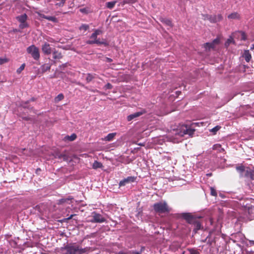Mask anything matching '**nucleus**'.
Masks as SVG:
<instances>
[{
  "label": "nucleus",
  "instance_id": "obj_1",
  "mask_svg": "<svg viewBox=\"0 0 254 254\" xmlns=\"http://www.w3.org/2000/svg\"><path fill=\"white\" fill-rule=\"evenodd\" d=\"M65 249L67 251L66 254H87L90 251L89 248H82L75 244L67 245Z\"/></svg>",
  "mask_w": 254,
  "mask_h": 254
},
{
  "label": "nucleus",
  "instance_id": "obj_2",
  "mask_svg": "<svg viewBox=\"0 0 254 254\" xmlns=\"http://www.w3.org/2000/svg\"><path fill=\"white\" fill-rule=\"evenodd\" d=\"M103 31L101 29H95L94 32L90 36V40H88L86 42V43L90 45L96 44L97 45H104L105 46H107L108 43L106 41H101L99 39L97 38V36L101 35Z\"/></svg>",
  "mask_w": 254,
  "mask_h": 254
},
{
  "label": "nucleus",
  "instance_id": "obj_3",
  "mask_svg": "<svg viewBox=\"0 0 254 254\" xmlns=\"http://www.w3.org/2000/svg\"><path fill=\"white\" fill-rule=\"evenodd\" d=\"M195 131V129L190 126L183 125L175 131V134L180 136H184L185 135L191 136Z\"/></svg>",
  "mask_w": 254,
  "mask_h": 254
},
{
  "label": "nucleus",
  "instance_id": "obj_4",
  "mask_svg": "<svg viewBox=\"0 0 254 254\" xmlns=\"http://www.w3.org/2000/svg\"><path fill=\"white\" fill-rule=\"evenodd\" d=\"M153 207L155 211L158 213H168L170 211L167 202L165 201L156 202L153 204Z\"/></svg>",
  "mask_w": 254,
  "mask_h": 254
},
{
  "label": "nucleus",
  "instance_id": "obj_5",
  "mask_svg": "<svg viewBox=\"0 0 254 254\" xmlns=\"http://www.w3.org/2000/svg\"><path fill=\"white\" fill-rule=\"evenodd\" d=\"M27 52L31 55L32 57L35 60H38L40 58V52L38 48L34 45H32L28 47L26 49Z\"/></svg>",
  "mask_w": 254,
  "mask_h": 254
},
{
  "label": "nucleus",
  "instance_id": "obj_6",
  "mask_svg": "<svg viewBox=\"0 0 254 254\" xmlns=\"http://www.w3.org/2000/svg\"><path fill=\"white\" fill-rule=\"evenodd\" d=\"M27 18L28 16L25 13L16 16V19L20 22L19 27L20 29H23L28 27L29 25L26 22Z\"/></svg>",
  "mask_w": 254,
  "mask_h": 254
},
{
  "label": "nucleus",
  "instance_id": "obj_7",
  "mask_svg": "<svg viewBox=\"0 0 254 254\" xmlns=\"http://www.w3.org/2000/svg\"><path fill=\"white\" fill-rule=\"evenodd\" d=\"M92 219L90 222L92 223H103L106 221L105 218L102 215L95 212L92 213Z\"/></svg>",
  "mask_w": 254,
  "mask_h": 254
},
{
  "label": "nucleus",
  "instance_id": "obj_8",
  "mask_svg": "<svg viewBox=\"0 0 254 254\" xmlns=\"http://www.w3.org/2000/svg\"><path fill=\"white\" fill-rule=\"evenodd\" d=\"M136 179V177L134 176H129L126 178L124 179L123 180L121 181L119 183L120 187L125 186L127 184L133 183L135 181Z\"/></svg>",
  "mask_w": 254,
  "mask_h": 254
},
{
  "label": "nucleus",
  "instance_id": "obj_9",
  "mask_svg": "<svg viewBox=\"0 0 254 254\" xmlns=\"http://www.w3.org/2000/svg\"><path fill=\"white\" fill-rule=\"evenodd\" d=\"M182 218L185 219L189 223L193 222L194 219L195 218L190 213H183L181 214Z\"/></svg>",
  "mask_w": 254,
  "mask_h": 254
},
{
  "label": "nucleus",
  "instance_id": "obj_10",
  "mask_svg": "<svg viewBox=\"0 0 254 254\" xmlns=\"http://www.w3.org/2000/svg\"><path fill=\"white\" fill-rule=\"evenodd\" d=\"M42 51L45 55H49L51 54L52 49L49 44L45 42L42 46Z\"/></svg>",
  "mask_w": 254,
  "mask_h": 254
},
{
  "label": "nucleus",
  "instance_id": "obj_11",
  "mask_svg": "<svg viewBox=\"0 0 254 254\" xmlns=\"http://www.w3.org/2000/svg\"><path fill=\"white\" fill-rule=\"evenodd\" d=\"M193 220L194 222L190 223V224L193 225V231L195 232V233H196L198 230L202 229L203 227L201 226L200 222L197 220V218L195 217Z\"/></svg>",
  "mask_w": 254,
  "mask_h": 254
},
{
  "label": "nucleus",
  "instance_id": "obj_12",
  "mask_svg": "<svg viewBox=\"0 0 254 254\" xmlns=\"http://www.w3.org/2000/svg\"><path fill=\"white\" fill-rule=\"evenodd\" d=\"M144 113L145 112L143 111L134 113L132 114L128 115L127 117V120L128 121H131L134 120V119L139 117L140 116L143 115Z\"/></svg>",
  "mask_w": 254,
  "mask_h": 254
},
{
  "label": "nucleus",
  "instance_id": "obj_13",
  "mask_svg": "<svg viewBox=\"0 0 254 254\" xmlns=\"http://www.w3.org/2000/svg\"><path fill=\"white\" fill-rule=\"evenodd\" d=\"M202 18L204 20H208L211 23H216V18L214 15L202 14Z\"/></svg>",
  "mask_w": 254,
  "mask_h": 254
},
{
  "label": "nucleus",
  "instance_id": "obj_14",
  "mask_svg": "<svg viewBox=\"0 0 254 254\" xmlns=\"http://www.w3.org/2000/svg\"><path fill=\"white\" fill-rule=\"evenodd\" d=\"M246 177L251 180H254V169H248L246 172Z\"/></svg>",
  "mask_w": 254,
  "mask_h": 254
},
{
  "label": "nucleus",
  "instance_id": "obj_15",
  "mask_svg": "<svg viewBox=\"0 0 254 254\" xmlns=\"http://www.w3.org/2000/svg\"><path fill=\"white\" fill-rule=\"evenodd\" d=\"M243 57L247 62H249L252 58L251 55L249 50H245L244 51Z\"/></svg>",
  "mask_w": 254,
  "mask_h": 254
},
{
  "label": "nucleus",
  "instance_id": "obj_16",
  "mask_svg": "<svg viewBox=\"0 0 254 254\" xmlns=\"http://www.w3.org/2000/svg\"><path fill=\"white\" fill-rule=\"evenodd\" d=\"M41 70L42 72H45L48 70H49L51 68V65L49 64H46L43 65H42L41 67Z\"/></svg>",
  "mask_w": 254,
  "mask_h": 254
},
{
  "label": "nucleus",
  "instance_id": "obj_17",
  "mask_svg": "<svg viewBox=\"0 0 254 254\" xmlns=\"http://www.w3.org/2000/svg\"><path fill=\"white\" fill-rule=\"evenodd\" d=\"M144 249V248H142L140 251L136 252V251H128L127 252H120L118 254H141L142 250Z\"/></svg>",
  "mask_w": 254,
  "mask_h": 254
},
{
  "label": "nucleus",
  "instance_id": "obj_18",
  "mask_svg": "<svg viewBox=\"0 0 254 254\" xmlns=\"http://www.w3.org/2000/svg\"><path fill=\"white\" fill-rule=\"evenodd\" d=\"M228 18L230 19H238L240 18V15L237 12H233L229 14Z\"/></svg>",
  "mask_w": 254,
  "mask_h": 254
},
{
  "label": "nucleus",
  "instance_id": "obj_19",
  "mask_svg": "<svg viewBox=\"0 0 254 254\" xmlns=\"http://www.w3.org/2000/svg\"><path fill=\"white\" fill-rule=\"evenodd\" d=\"M251 169L250 167L247 168V169H245V167L244 166H238L237 167L236 169L240 173H244L245 176H246V172L247 171L248 169Z\"/></svg>",
  "mask_w": 254,
  "mask_h": 254
},
{
  "label": "nucleus",
  "instance_id": "obj_20",
  "mask_svg": "<svg viewBox=\"0 0 254 254\" xmlns=\"http://www.w3.org/2000/svg\"><path fill=\"white\" fill-rule=\"evenodd\" d=\"M116 133H111L108 134L105 138L104 140L106 141H111L113 140V139L114 138L115 136L116 135Z\"/></svg>",
  "mask_w": 254,
  "mask_h": 254
},
{
  "label": "nucleus",
  "instance_id": "obj_21",
  "mask_svg": "<svg viewBox=\"0 0 254 254\" xmlns=\"http://www.w3.org/2000/svg\"><path fill=\"white\" fill-rule=\"evenodd\" d=\"M102 164L97 161H95L92 165V167L93 169H96L98 168H100L102 167Z\"/></svg>",
  "mask_w": 254,
  "mask_h": 254
},
{
  "label": "nucleus",
  "instance_id": "obj_22",
  "mask_svg": "<svg viewBox=\"0 0 254 254\" xmlns=\"http://www.w3.org/2000/svg\"><path fill=\"white\" fill-rule=\"evenodd\" d=\"M53 58L55 59H60L62 58V55L61 53L58 51H54L53 53Z\"/></svg>",
  "mask_w": 254,
  "mask_h": 254
},
{
  "label": "nucleus",
  "instance_id": "obj_23",
  "mask_svg": "<svg viewBox=\"0 0 254 254\" xmlns=\"http://www.w3.org/2000/svg\"><path fill=\"white\" fill-rule=\"evenodd\" d=\"M231 43H235V41L233 40V37L230 36L225 42V46L226 47H228Z\"/></svg>",
  "mask_w": 254,
  "mask_h": 254
},
{
  "label": "nucleus",
  "instance_id": "obj_24",
  "mask_svg": "<svg viewBox=\"0 0 254 254\" xmlns=\"http://www.w3.org/2000/svg\"><path fill=\"white\" fill-rule=\"evenodd\" d=\"M204 47L208 50H210L211 49H213L214 47L213 46V43H206L204 44Z\"/></svg>",
  "mask_w": 254,
  "mask_h": 254
},
{
  "label": "nucleus",
  "instance_id": "obj_25",
  "mask_svg": "<svg viewBox=\"0 0 254 254\" xmlns=\"http://www.w3.org/2000/svg\"><path fill=\"white\" fill-rule=\"evenodd\" d=\"M116 2V1H109L106 2V5L108 8L112 9L114 7Z\"/></svg>",
  "mask_w": 254,
  "mask_h": 254
},
{
  "label": "nucleus",
  "instance_id": "obj_26",
  "mask_svg": "<svg viewBox=\"0 0 254 254\" xmlns=\"http://www.w3.org/2000/svg\"><path fill=\"white\" fill-rule=\"evenodd\" d=\"M213 149L219 152L224 151V149L221 147V146L220 144L214 145Z\"/></svg>",
  "mask_w": 254,
  "mask_h": 254
},
{
  "label": "nucleus",
  "instance_id": "obj_27",
  "mask_svg": "<svg viewBox=\"0 0 254 254\" xmlns=\"http://www.w3.org/2000/svg\"><path fill=\"white\" fill-rule=\"evenodd\" d=\"M72 198H62L59 200L58 204H61L64 203L65 202L68 203V202Z\"/></svg>",
  "mask_w": 254,
  "mask_h": 254
},
{
  "label": "nucleus",
  "instance_id": "obj_28",
  "mask_svg": "<svg viewBox=\"0 0 254 254\" xmlns=\"http://www.w3.org/2000/svg\"><path fill=\"white\" fill-rule=\"evenodd\" d=\"M95 77L94 75L91 73H88L86 78V80L87 82H90Z\"/></svg>",
  "mask_w": 254,
  "mask_h": 254
},
{
  "label": "nucleus",
  "instance_id": "obj_29",
  "mask_svg": "<svg viewBox=\"0 0 254 254\" xmlns=\"http://www.w3.org/2000/svg\"><path fill=\"white\" fill-rule=\"evenodd\" d=\"M161 21L168 26L172 25L171 21L167 18H162Z\"/></svg>",
  "mask_w": 254,
  "mask_h": 254
},
{
  "label": "nucleus",
  "instance_id": "obj_30",
  "mask_svg": "<svg viewBox=\"0 0 254 254\" xmlns=\"http://www.w3.org/2000/svg\"><path fill=\"white\" fill-rule=\"evenodd\" d=\"M65 138H66L69 141H73L76 139V135L74 133H73L70 136H66Z\"/></svg>",
  "mask_w": 254,
  "mask_h": 254
},
{
  "label": "nucleus",
  "instance_id": "obj_31",
  "mask_svg": "<svg viewBox=\"0 0 254 254\" xmlns=\"http://www.w3.org/2000/svg\"><path fill=\"white\" fill-rule=\"evenodd\" d=\"M239 34L241 36V40L245 41L247 39L246 35L245 34V32L240 31L238 32Z\"/></svg>",
  "mask_w": 254,
  "mask_h": 254
},
{
  "label": "nucleus",
  "instance_id": "obj_32",
  "mask_svg": "<svg viewBox=\"0 0 254 254\" xmlns=\"http://www.w3.org/2000/svg\"><path fill=\"white\" fill-rule=\"evenodd\" d=\"M221 127L219 126H216V127H214L212 129L210 130V131L212 132H213V134H215L217 131H218Z\"/></svg>",
  "mask_w": 254,
  "mask_h": 254
},
{
  "label": "nucleus",
  "instance_id": "obj_33",
  "mask_svg": "<svg viewBox=\"0 0 254 254\" xmlns=\"http://www.w3.org/2000/svg\"><path fill=\"white\" fill-rule=\"evenodd\" d=\"M89 26L88 25L85 24H83L80 26L79 29L80 30H83L84 31H86L89 29Z\"/></svg>",
  "mask_w": 254,
  "mask_h": 254
},
{
  "label": "nucleus",
  "instance_id": "obj_34",
  "mask_svg": "<svg viewBox=\"0 0 254 254\" xmlns=\"http://www.w3.org/2000/svg\"><path fill=\"white\" fill-rule=\"evenodd\" d=\"M64 98V96L63 94H59L55 98V100L56 102H59L62 100H63Z\"/></svg>",
  "mask_w": 254,
  "mask_h": 254
},
{
  "label": "nucleus",
  "instance_id": "obj_35",
  "mask_svg": "<svg viewBox=\"0 0 254 254\" xmlns=\"http://www.w3.org/2000/svg\"><path fill=\"white\" fill-rule=\"evenodd\" d=\"M46 19L53 22H56L57 21V18L54 16H47Z\"/></svg>",
  "mask_w": 254,
  "mask_h": 254
},
{
  "label": "nucleus",
  "instance_id": "obj_36",
  "mask_svg": "<svg viewBox=\"0 0 254 254\" xmlns=\"http://www.w3.org/2000/svg\"><path fill=\"white\" fill-rule=\"evenodd\" d=\"M216 18V23L221 21L223 19V17L221 14H218L217 15H214Z\"/></svg>",
  "mask_w": 254,
  "mask_h": 254
},
{
  "label": "nucleus",
  "instance_id": "obj_37",
  "mask_svg": "<svg viewBox=\"0 0 254 254\" xmlns=\"http://www.w3.org/2000/svg\"><path fill=\"white\" fill-rule=\"evenodd\" d=\"M25 64H23L21 65V66L17 69L16 72L17 73H20L21 71L24 69L25 67Z\"/></svg>",
  "mask_w": 254,
  "mask_h": 254
},
{
  "label": "nucleus",
  "instance_id": "obj_38",
  "mask_svg": "<svg viewBox=\"0 0 254 254\" xmlns=\"http://www.w3.org/2000/svg\"><path fill=\"white\" fill-rule=\"evenodd\" d=\"M210 194L212 196H217V192H216L215 189L213 187L210 188Z\"/></svg>",
  "mask_w": 254,
  "mask_h": 254
},
{
  "label": "nucleus",
  "instance_id": "obj_39",
  "mask_svg": "<svg viewBox=\"0 0 254 254\" xmlns=\"http://www.w3.org/2000/svg\"><path fill=\"white\" fill-rule=\"evenodd\" d=\"M137 1V0H124L123 3L124 4H125V3L132 4V3L136 2Z\"/></svg>",
  "mask_w": 254,
  "mask_h": 254
},
{
  "label": "nucleus",
  "instance_id": "obj_40",
  "mask_svg": "<svg viewBox=\"0 0 254 254\" xmlns=\"http://www.w3.org/2000/svg\"><path fill=\"white\" fill-rule=\"evenodd\" d=\"M189 254H200L196 250L194 249H189Z\"/></svg>",
  "mask_w": 254,
  "mask_h": 254
},
{
  "label": "nucleus",
  "instance_id": "obj_41",
  "mask_svg": "<svg viewBox=\"0 0 254 254\" xmlns=\"http://www.w3.org/2000/svg\"><path fill=\"white\" fill-rule=\"evenodd\" d=\"M7 62V59L6 58H0V65Z\"/></svg>",
  "mask_w": 254,
  "mask_h": 254
},
{
  "label": "nucleus",
  "instance_id": "obj_42",
  "mask_svg": "<svg viewBox=\"0 0 254 254\" xmlns=\"http://www.w3.org/2000/svg\"><path fill=\"white\" fill-rule=\"evenodd\" d=\"M113 88V86L109 83H108L107 84H106L104 87V88L106 89H111Z\"/></svg>",
  "mask_w": 254,
  "mask_h": 254
},
{
  "label": "nucleus",
  "instance_id": "obj_43",
  "mask_svg": "<svg viewBox=\"0 0 254 254\" xmlns=\"http://www.w3.org/2000/svg\"><path fill=\"white\" fill-rule=\"evenodd\" d=\"M219 38H216L212 42V43H213V46L215 47V45L216 44H218L219 43Z\"/></svg>",
  "mask_w": 254,
  "mask_h": 254
},
{
  "label": "nucleus",
  "instance_id": "obj_44",
  "mask_svg": "<svg viewBox=\"0 0 254 254\" xmlns=\"http://www.w3.org/2000/svg\"><path fill=\"white\" fill-rule=\"evenodd\" d=\"M236 237H240L242 241H243V239L245 238L244 236L242 234H241V233H238V234H237L236 235Z\"/></svg>",
  "mask_w": 254,
  "mask_h": 254
},
{
  "label": "nucleus",
  "instance_id": "obj_45",
  "mask_svg": "<svg viewBox=\"0 0 254 254\" xmlns=\"http://www.w3.org/2000/svg\"><path fill=\"white\" fill-rule=\"evenodd\" d=\"M80 11L82 13H88V10L86 8H81V9H80Z\"/></svg>",
  "mask_w": 254,
  "mask_h": 254
},
{
  "label": "nucleus",
  "instance_id": "obj_46",
  "mask_svg": "<svg viewBox=\"0 0 254 254\" xmlns=\"http://www.w3.org/2000/svg\"><path fill=\"white\" fill-rule=\"evenodd\" d=\"M40 17L41 18H44V19H46V15H44V14H43L42 13H41L40 12H36Z\"/></svg>",
  "mask_w": 254,
  "mask_h": 254
},
{
  "label": "nucleus",
  "instance_id": "obj_47",
  "mask_svg": "<svg viewBox=\"0 0 254 254\" xmlns=\"http://www.w3.org/2000/svg\"><path fill=\"white\" fill-rule=\"evenodd\" d=\"M106 61L108 62H111L112 61V60L110 58H107L106 59Z\"/></svg>",
  "mask_w": 254,
  "mask_h": 254
},
{
  "label": "nucleus",
  "instance_id": "obj_48",
  "mask_svg": "<svg viewBox=\"0 0 254 254\" xmlns=\"http://www.w3.org/2000/svg\"><path fill=\"white\" fill-rule=\"evenodd\" d=\"M48 41L50 42H54V40L52 38H50L48 40Z\"/></svg>",
  "mask_w": 254,
  "mask_h": 254
},
{
  "label": "nucleus",
  "instance_id": "obj_49",
  "mask_svg": "<svg viewBox=\"0 0 254 254\" xmlns=\"http://www.w3.org/2000/svg\"><path fill=\"white\" fill-rule=\"evenodd\" d=\"M74 215L72 214V215H71L69 217H68L67 219L68 220H69V219H71V218H72V217H73Z\"/></svg>",
  "mask_w": 254,
  "mask_h": 254
},
{
  "label": "nucleus",
  "instance_id": "obj_50",
  "mask_svg": "<svg viewBox=\"0 0 254 254\" xmlns=\"http://www.w3.org/2000/svg\"><path fill=\"white\" fill-rule=\"evenodd\" d=\"M250 244L251 245H254V241H250Z\"/></svg>",
  "mask_w": 254,
  "mask_h": 254
},
{
  "label": "nucleus",
  "instance_id": "obj_51",
  "mask_svg": "<svg viewBox=\"0 0 254 254\" xmlns=\"http://www.w3.org/2000/svg\"><path fill=\"white\" fill-rule=\"evenodd\" d=\"M13 31L14 32H17L19 31V30H17V29H14L13 30Z\"/></svg>",
  "mask_w": 254,
  "mask_h": 254
},
{
  "label": "nucleus",
  "instance_id": "obj_52",
  "mask_svg": "<svg viewBox=\"0 0 254 254\" xmlns=\"http://www.w3.org/2000/svg\"><path fill=\"white\" fill-rule=\"evenodd\" d=\"M251 49L252 50L254 49V44L253 45H252V46L251 47Z\"/></svg>",
  "mask_w": 254,
  "mask_h": 254
},
{
  "label": "nucleus",
  "instance_id": "obj_53",
  "mask_svg": "<svg viewBox=\"0 0 254 254\" xmlns=\"http://www.w3.org/2000/svg\"><path fill=\"white\" fill-rule=\"evenodd\" d=\"M39 170H40V169H37V171H39Z\"/></svg>",
  "mask_w": 254,
  "mask_h": 254
},
{
  "label": "nucleus",
  "instance_id": "obj_54",
  "mask_svg": "<svg viewBox=\"0 0 254 254\" xmlns=\"http://www.w3.org/2000/svg\"><path fill=\"white\" fill-rule=\"evenodd\" d=\"M39 170H40V169H37V171H39Z\"/></svg>",
  "mask_w": 254,
  "mask_h": 254
},
{
  "label": "nucleus",
  "instance_id": "obj_55",
  "mask_svg": "<svg viewBox=\"0 0 254 254\" xmlns=\"http://www.w3.org/2000/svg\"><path fill=\"white\" fill-rule=\"evenodd\" d=\"M39 170H40V169H37V171H39Z\"/></svg>",
  "mask_w": 254,
  "mask_h": 254
}]
</instances>
